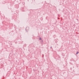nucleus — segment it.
Returning <instances> with one entry per match:
<instances>
[{"instance_id": "1", "label": "nucleus", "mask_w": 79, "mask_h": 79, "mask_svg": "<svg viewBox=\"0 0 79 79\" xmlns=\"http://www.w3.org/2000/svg\"><path fill=\"white\" fill-rule=\"evenodd\" d=\"M79 53V52H77L76 54H78Z\"/></svg>"}]
</instances>
